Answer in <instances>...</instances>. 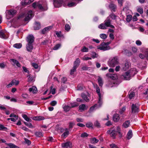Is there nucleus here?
Here are the masks:
<instances>
[{
  "label": "nucleus",
  "instance_id": "nucleus-63",
  "mask_svg": "<svg viewBox=\"0 0 148 148\" xmlns=\"http://www.w3.org/2000/svg\"><path fill=\"white\" fill-rule=\"evenodd\" d=\"M67 81V78L66 77H64L62 78L61 79V82L63 83H65Z\"/></svg>",
  "mask_w": 148,
  "mask_h": 148
},
{
  "label": "nucleus",
  "instance_id": "nucleus-60",
  "mask_svg": "<svg viewBox=\"0 0 148 148\" xmlns=\"http://www.w3.org/2000/svg\"><path fill=\"white\" fill-rule=\"evenodd\" d=\"M28 77V81L29 82H31L32 81L33 79V78L32 77H31L30 75H29L27 76Z\"/></svg>",
  "mask_w": 148,
  "mask_h": 148
},
{
  "label": "nucleus",
  "instance_id": "nucleus-46",
  "mask_svg": "<svg viewBox=\"0 0 148 148\" xmlns=\"http://www.w3.org/2000/svg\"><path fill=\"white\" fill-rule=\"evenodd\" d=\"M100 37L101 38L105 39L107 38V36L106 34H101L100 35Z\"/></svg>",
  "mask_w": 148,
  "mask_h": 148
},
{
  "label": "nucleus",
  "instance_id": "nucleus-43",
  "mask_svg": "<svg viewBox=\"0 0 148 148\" xmlns=\"http://www.w3.org/2000/svg\"><path fill=\"white\" fill-rule=\"evenodd\" d=\"M137 11L140 13L142 14L143 12V9L140 7H138L137 9Z\"/></svg>",
  "mask_w": 148,
  "mask_h": 148
},
{
  "label": "nucleus",
  "instance_id": "nucleus-47",
  "mask_svg": "<svg viewBox=\"0 0 148 148\" xmlns=\"http://www.w3.org/2000/svg\"><path fill=\"white\" fill-rule=\"evenodd\" d=\"M0 37L4 38H5V34L4 33L1 31H0Z\"/></svg>",
  "mask_w": 148,
  "mask_h": 148
},
{
  "label": "nucleus",
  "instance_id": "nucleus-34",
  "mask_svg": "<svg viewBox=\"0 0 148 148\" xmlns=\"http://www.w3.org/2000/svg\"><path fill=\"white\" fill-rule=\"evenodd\" d=\"M129 66V63L128 62H126L124 65L123 67V69L124 70H126L127 69Z\"/></svg>",
  "mask_w": 148,
  "mask_h": 148
},
{
  "label": "nucleus",
  "instance_id": "nucleus-14",
  "mask_svg": "<svg viewBox=\"0 0 148 148\" xmlns=\"http://www.w3.org/2000/svg\"><path fill=\"white\" fill-rule=\"evenodd\" d=\"M8 14L10 16V18L12 17L16 13L15 10H10L8 11Z\"/></svg>",
  "mask_w": 148,
  "mask_h": 148
},
{
  "label": "nucleus",
  "instance_id": "nucleus-52",
  "mask_svg": "<svg viewBox=\"0 0 148 148\" xmlns=\"http://www.w3.org/2000/svg\"><path fill=\"white\" fill-rule=\"evenodd\" d=\"M77 68L75 67V66H73V69L71 70L70 74L72 75L73 74L74 72L76 71V69Z\"/></svg>",
  "mask_w": 148,
  "mask_h": 148
},
{
  "label": "nucleus",
  "instance_id": "nucleus-41",
  "mask_svg": "<svg viewBox=\"0 0 148 148\" xmlns=\"http://www.w3.org/2000/svg\"><path fill=\"white\" fill-rule=\"evenodd\" d=\"M61 46V45L60 44H58L54 46L53 48V50H58Z\"/></svg>",
  "mask_w": 148,
  "mask_h": 148
},
{
  "label": "nucleus",
  "instance_id": "nucleus-53",
  "mask_svg": "<svg viewBox=\"0 0 148 148\" xmlns=\"http://www.w3.org/2000/svg\"><path fill=\"white\" fill-rule=\"evenodd\" d=\"M7 129L6 127H5L4 125L0 124V130H5Z\"/></svg>",
  "mask_w": 148,
  "mask_h": 148
},
{
  "label": "nucleus",
  "instance_id": "nucleus-38",
  "mask_svg": "<svg viewBox=\"0 0 148 148\" xmlns=\"http://www.w3.org/2000/svg\"><path fill=\"white\" fill-rule=\"evenodd\" d=\"M82 98L84 99V100H85L86 101L88 102L89 101V99L86 95L84 94H82Z\"/></svg>",
  "mask_w": 148,
  "mask_h": 148
},
{
  "label": "nucleus",
  "instance_id": "nucleus-15",
  "mask_svg": "<svg viewBox=\"0 0 148 148\" xmlns=\"http://www.w3.org/2000/svg\"><path fill=\"white\" fill-rule=\"evenodd\" d=\"M29 92H32L33 94L36 93L38 91L37 88L34 86L30 88L29 89Z\"/></svg>",
  "mask_w": 148,
  "mask_h": 148
},
{
  "label": "nucleus",
  "instance_id": "nucleus-25",
  "mask_svg": "<svg viewBox=\"0 0 148 148\" xmlns=\"http://www.w3.org/2000/svg\"><path fill=\"white\" fill-rule=\"evenodd\" d=\"M109 7L114 12L115 11L116 7L115 4L111 3L109 5Z\"/></svg>",
  "mask_w": 148,
  "mask_h": 148
},
{
  "label": "nucleus",
  "instance_id": "nucleus-35",
  "mask_svg": "<svg viewBox=\"0 0 148 148\" xmlns=\"http://www.w3.org/2000/svg\"><path fill=\"white\" fill-rule=\"evenodd\" d=\"M107 27L105 25V23H101L100 25H99L98 26V27L99 28L102 29H106Z\"/></svg>",
  "mask_w": 148,
  "mask_h": 148
},
{
  "label": "nucleus",
  "instance_id": "nucleus-64",
  "mask_svg": "<svg viewBox=\"0 0 148 148\" xmlns=\"http://www.w3.org/2000/svg\"><path fill=\"white\" fill-rule=\"evenodd\" d=\"M143 94L145 95H147V97H148V89H146L143 92Z\"/></svg>",
  "mask_w": 148,
  "mask_h": 148
},
{
  "label": "nucleus",
  "instance_id": "nucleus-62",
  "mask_svg": "<svg viewBox=\"0 0 148 148\" xmlns=\"http://www.w3.org/2000/svg\"><path fill=\"white\" fill-rule=\"evenodd\" d=\"M88 136V135L86 133L84 132L81 134V137L84 138L85 137H87Z\"/></svg>",
  "mask_w": 148,
  "mask_h": 148
},
{
  "label": "nucleus",
  "instance_id": "nucleus-54",
  "mask_svg": "<svg viewBox=\"0 0 148 148\" xmlns=\"http://www.w3.org/2000/svg\"><path fill=\"white\" fill-rule=\"evenodd\" d=\"M132 16L131 15H128L127 16L126 18L127 21L128 22H130L132 20Z\"/></svg>",
  "mask_w": 148,
  "mask_h": 148
},
{
  "label": "nucleus",
  "instance_id": "nucleus-22",
  "mask_svg": "<svg viewBox=\"0 0 148 148\" xmlns=\"http://www.w3.org/2000/svg\"><path fill=\"white\" fill-rule=\"evenodd\" d=\"M135 96V92L133 91L129 92L128 97L130 99H134Z\"/></svg>",
  "mask_w": 148,
  "mask_h": 148
},
{
  "label": "nucleus",
  "instance_id": "nucleus-11",
  "mask_svg": "<svg viewBox=\"0 0 148 148\" xmlns=\"http://www.w3.org/2000/svg\"><path fill=\"white\" fill-rule=\"evenodd\" d=\"M127 72H129V73L131 77H133L137 73V71L135 68H132Z\"/></svg>",
  "mask_w": 148,
  "mask_h": 148
},
{
  "label": "nucleus",
  "instance_id": "nucleus-37",
  "mask_svg": "<svg viewBox=\"0 0 148 148\" xmlns=\"http://www.w3.org/2000/svg\"><path fill=\"white\" fill-rule=\"evenodd\" d=\"M22 46L21 43H16L13 45V47L17 49H20Z\"/></svg>",
  "mask_w": 148,
  "mask_h": 148
},
{
  "label": "nucleus",
  "instance_id": "nucleus-57",
  "mask_svg": "<svg viewBox=\"0 0 148 148\" xmlns=\"http://www.w3.org/2000/svg\"><path fill=\"white\" fill-rule=\"evenodd\" d=\"M108 17L110 18H111L112 19H116V16L114 14H111Z\"/></svg>",
  "mask_w": 148,
  "mask_h": 148
},
{
  "label": "nucleus",
  "instance_id": "nucleus-6",
  "mask_svg": "<svg viewBox=\"0 0 148 148\" xmlns=\"http://www.w3.org/2000/svg\"><path fill=\"white\" fill-rule=\"evenodd\" d=\"M64 1L60 0H54L53 4L55 7L59 8L61 6Z\"/></svg>",
  "mask_w": 148,
  "mask_h": 148
},
{
  "label": "nucleus",
  "instance_id": "nucleus-58",
  "mask_svg": "<svg viewBox=\"0 0 148 148\" xmlns=\"http://www.w3.org/2000/svg\"><path fill=\"white\" fill-rule=\"evenodd\" d=\"M51 91V92L52 94L53 95H54L55 93L56 92V89L55 88H53V86H51L50 87Z\"/></svg>",
  "mask_w": 148,
  "mask_h": 148
},
{
  "label": "nucleus",
  "instance_id": "nucleus-59",
  "mask_svg": "<svg viewBox=\"0 0 148 148\" xmlns=\"http://www.w3.org/2000/svg\"><path fill=\"white\" fill-rule=\"evenodd\" d=\"M57 102L56 101H52L50 103V105L52 106H54L56 105Z\"/></svg>",
  "mask_w": 148,
  "mask_h": 148
},
{
  "label": "nucleus",
  "instance_id": "nucleus-42",
  "mask_svg": "<svg viewBox=\"0 0 148 148\" xmlns=\"http://www.w3.org/2000/svg\"><path fill=\"white\" fill-rule=\"evenodd\" d=\"M71 108V107L68 106H65L63 107V109L66 112L69 111Z\"/></svg>",
  "mask_w": 148,
  "mask_h": 148
},
{
  "label": "nucleus",
  "instance_id": "nucleus-30",
  "mask_svg": "<svg viewBox=\"0 0 148 148\" xmlns=\"http://www.w3.org/2000/svg\"><path fill=\"white\" fill-rule=\"evenodd\" d=\"M132 134L131 130H130L129 131L127 134V138L128 139H130L132 137Z\"/></svg>",
  "mask_w": 148,
  "mask_h": 148
},
{
  "label": "nucleus",
  "instance_id": "nucleus-9",
  "mask_svg": "<svg viewBox=\"0 0 148 148\" xmlns=\"http://www.w3.org/2000/svg\"><path fill=\"white\" fill-rule=\"evenodd\" d=\"M132 112L134 113L136 112H139L138 107L136 106V105L133 104L131 106Z\"/></svg>",
  "mask_w": 148,
  "mask_h": 148
},
{
  "label": "nucleus",
  "instance_id": "nucleus-48",
  "mask_svg": "<svg viewBox=\"0 0 148 148\" xmlns=\"http://www.w3.org/2000/svg\"><path fill=\"white\" fill-rule=\"evenodd\" d=\"M83 88V86L81 84H79L77 86V90H81Z\"/></svg>",
  "mask_w": 148,
  "mask_h": 148
},
{
  "label": "nucleus",
  "instance_id": "nucleus-27",
  "mask_svg": "<svg viewBox=\"0 0 148 148\" xmlns=\"http://www.w3.org/2000/svg\"><path fill=\"white\" fill-rule=\"evenodd\" d=\"M65 130V131L62 135V136L64 138L67 137L69 134V132L67 128H66Z\"/></svg>",
  "mask_w": 148,
  "mask_h": 148
},
{
  "label": "nucleus",
  "instance_id": "nucleus-39",
  "mask_svg": "<svg viewBox=\"0 0 148 148\" xmlns=\"http://www.w3.org/2000/svg\"><path fill=\"white\" fill-rule=\"evenodd\" d=\"M91 143L93 144H95L98 143L99 140L96 139L95 138H93L91 139Z\"/></svg>",
  "mask_w": 148,
  "mask_h": 148
},
{
  "label": "nucleus",
  "instance_id": "nucleus-33",
  "mask_svg": "<svg viewBox=\"0 0 148 148\" xmlns=\"http://www.w3.org/2000/svg\"><path fill=\"white\" fill-rule=\"evenodd\" d=\"M99 105L98 106H97V104H95L93 106L91 107L90 109V112L92 111L95 108L97 107V108H99L101 106V105L102 104H100L99 103Z\"/></svg>",
  "mask_w": 148,
  "mask_h": 148
},
{
  "label": "nucleus",
  "instance_id": "nucleus-26",
  "mask_svg": "<svg viewBox=\"0 0 148 148\" xmlns=\"http://www.w3.org/2000/svg\"><path fill=\"white\" fill-rule=\"evenodd\" d=\"M79 110L80 112H82L87 109V108H86L85 105L84 104L80 105L79 106Z\"/></svg>",
  "mask_w": 148,
  "mask_h": 148
},
{
  "label": "nucleus",
  "instance_id": "nucleus-24",
  "mask_svg": "<svg viewBox=\"0 0 148 148\" xmlns=\"http://www.w3.org/2000/svg\"><path fill=\"white\" fill-rule=\"evenodd\" d=\"M80 62V59L79 58L77 59L74 62L73 66L77 68L79 65Z\"/></svg>",
  "mask_w": 148,
  "mask_h": 148
},
{
  "label": "nucleus",
  "instance_id": "nucleus-1",
  "mask_svg": "<svg viewBox=\"0 0 148 148\" xmlns=\"http://www.w3.org/2000/svg\"><path fill=\"white\" fill-rule=\"evenodd\" d=\"M34 16L32 11H29L27 14H23L19 15L18 17V19L21 18H24L25 21H27L29 20Z\"/></svg>",
  "mask_w": 148,
  "mask_h": 148
},
{
  "label": "nucleus",
  "instance_id": "nucleus-10",
  "mask_svg": "<svg viewBox=\"0 0 148 148\" xmlns=\"http://www.w3.org/2000/svg\"><path fill=\"white\" fill-rule=\"evenodd\" d=\"M27 41L28 43L32 44L34 41L33 36L32 35H29L27 37Z\"/></svg>",
  "mask_w": 148,
  "mask_h": 148
},
{
  "label": "nucleus",
  "instance_id": "nucleus-32",
  "mask_svg": "<svg viewBox=\"0 0 148 148\" xmlns=\"http://www.w3.org/2000/svg\"><path fill=\"white\" fill-rule=\"evenodd\" d=\"M116 132H117L119 134V137H122V134L121 132V128L119 127L118 126L117 127Z\"/></svg>",
  "mask_w": 148,
  "mask_h": 148
},
{
  "label": "nucleus",
  "instance_id": "nucleus-44",
  "mask_svg": "<svg viewBox=\"0 0 148 148\" xmlns=\"http://www.w3.org/2000/svg\"><path fill=\"white\" fill-rule=\"evenodd\" d=\"M24 123L29 128H33V126L32 125L31 123H28L26 122H24Z\"/></svg>",
  "mask_w": 148,
  "mask_h": 148
},
{
  "label": "nucleus",
  "instance_id": "nucleus-4",
  "mask_svg": "<svg viewBox=\"0 0 148 148\" xmlns=\"http://www.w3.org/2000/svg\"><path fill=\"white\" fill-rule=\"evenodd\" d=\"M97 49L105 51L110 49V47L109 46L106 45L105 42H103L100 45L98 46Z\"/></svg>",
  "mask_w": 148,
  "mask_h": 148
},
{
  "label": "nucleus",
  "instance_id": "nucleus-23",
  "mask_svg": "<svg viewBox=\"0 0 148 148\" xmlns=\"http://www.w3.org/2000/svg\"><path fill=\"white\" fill-rule=\"evenodd\" d=\"M97 80L99 86L102 87L103 84V82L102 78L101 77L98 76Z\"/></svg>",
  "mask_w": 148,
  "mask_h": 148
},
{
  "label": "nucleus",
  "instance_id": "nucleus-19",
  "mask_svg": "<svg viewBox=\"0 0 148 148\" xmlns=\"http://www.w3.org/2000/svg\"><path fill=\"white\" fill-rule=\"evenodd\" d=\"M71 143L69 142L62 144V146L64 148H70Z\"/></svg>",
  "mask_w": 148,
  "mask_h": 148
},
{
  "label": "nucleus",
  "instance_id": "nucleus-29",
  "mask_svg": "<svg viewBox=\"0 0 148 148\" xmlns=\"http://www.w3.org/2000/svg\"><path fill=\"white\" fill-rule=\"evenodd\" d=\"M27 121L29 122H31L32 120L30 119L25 114H23L22 116Z\"/></svg>",
  "mask_w": 148,
  "mask_h": 148
},
{
  "label": "nucleus",
  "instance_id": "nucleus-21",
  "mask_svg": "<svg viewBox=\"0 0 148 148\" xmlns=\"http://www.w3.org/2000/svg\"><path fill=\"white\" fill-rule=\"evenodd\" d=\"M145 55V56L144 55L140 53L139 55V56L142 59H144L145 57L148 60V49L147 50Z\"/></svg>",
  "mask_w": 148,
  "mask_h": 148
},
{
  "label": "nucleus",
  "instance_id": "nucleus-61",
  "mask_svg": "<svg viewBox=\"0 0 148 148\" xmlns=\"http://www.w3.org/2000/svg\"><path fill=\"white\" fill-rule=\"evenodd\" d=\"M92 124L91 122H89L86 124V126L88 127H92Z\"/></svg>",
  "mask_w": 148,
  "mask_h": 148
},
{
  "label": "nucleus",
  "instance_id": "nucleus-7",
  "mask_svg": "<svg viewBox=\"0 0 148 148\" xmlns=\"http://www.w3.org/2000/svg\"><path fill=\"white\" fill-rule=\"evenodd\" d=\"M104 23L107 27H110L112 28H114V26L111 24V21L109 17H108L105 20Z\"/></svg>",
  "mask_w": 148,
  "mask_h": 148
},
{
  "label": "nucleus",
  "instance_id": "nucleus-51",
  "mask_svg": "<svg viewBox=\"0 0 148 148\" xmlns=\"http://www.w3.org/2000/svg\"><path fill=\"white\" fill-rule=\"evenodd\" d=\"M75 124V123L73 122H70L69 126V128L70 129L73 128Z\"/></svg>",
  "mask_w": 148,
  "mask_h": 148
},
{
  "label": "nucleus",
  "instance_id": "nucleus-45",
  "mask_svg": "<svg viewBox=\"0 0 148 148\" xmlns=\"http://www.w3.org/2000/svg\"><path fill=\"white\" fill-rule=\"evenodd\" d=\"M92 57V58H97L98 56V55L95 52H92L91 54Z\"/></svg>",
  "mask_w": 148,
  "mask_h": 148
},
{
  "label": "nucleus",
  "instance_id": "nucleus-16",
  "mask_svg": "<svg viewBox=\"0 0 148 148\" xmlns=\"http://www.w3.org/2000/svg\"><path fill=\"white\" fill-rule=\"evenodd\" d=\"M120 117L119 114H115L113 116V119L114 122H117L120 119Z\"/></svg>",
  "mask_w": 148,
  "mask_h": 148
},
{
  "label": "nucleus",
  "instance_id": "nucleus-40",
  "mask_svg": "<svg viewBox=\"0 0 148 148\" xmlns=\"http://www.w3.org/2000/svg\"><path fill=\"white\" fill-rule=\"evenodd\" d=\"M35 134L37 137H41L43 136L42 133L40 132H36L35 133Z\"/></svg>",
  "mask_w": 148,
  "mask_h": 148
},
{
  "label": "nucleus",
  "instance_id": "nucleus-56",
  "mask_svg": "<svg viewBox=\"0 0 148 148\" xmlns=\"http://www.w3.org/2000/svg\"><path fill=\"white\" fill-rule=\"evenodd\" d=\"M76 4L74 2H71L68 3L67 5L69 7H72L73 6H75Z\"/></svg>",
  "mask_w": 148,
  "mask_h": 148
},
{
  "label": "nucleus",
  "instance_id": "nucleus-17",
  "mask_svg": "<svg viewBox=\"0 0 148 148\" xmlns=\"http://www.w3.org/2000/svg\"><path fill=\"white\" fill-rule=\"evenodd\" d=\"M27 0H22L21 4L22 5H27L33 2L34 0H29L28 2L27 1Z\"/></svg>",
  "mask_w": 148,
  "mask_h": 148
},
{
  "label": "nucleus",
  "instance_id": "nucleus-31",
  "mask_svg": "<svg viewBox=\"0 0 148 148\" xmlns=\"http://www.w3.org/2000/svg\"><path fill=\"white\" fill-rule=\"evenodd\" d=\"M114 76H113L112 75L108 73L106 75L107 77H110L113 79H115L117 78V76L116 75H114Z\"/></svg>",
  "mask_w": 148,
  "mask_h": 148
},
{
  "label": "nucleus",
  "instance_id": "nucleus-8",
  "mask_svg": "<svg viewBox=\"0 0 148 148\" xmlns=\"http://www.w3.org/2000/svg\"><path fill=\"white\" fill-rule=\"evenodd\" d=\"M32 6L34 8H38L41 10H44V8L41 5L38 3L36 2L32 4Z\"/></svg>",
  "mask_w": 148,
  "mask_h": 148
},
{
  "label": "nucleus",
  "instance_id": "nucleus-2",
  "mask_svg": "<svg viewBox=\"0 0 148 148\" xmlns=\"http://www.w3.org/2000/svg\"><path fill=\"white\" fill-rule=\"evenodd\" d=\"M108 64L111 67H114L115 66L118 64L119 60L116 57H115L112 58L110 59L108 62Z\"/></svg>",
  "mask_w": 148,
  "mask_h": 148
},
{
  "label": "nucleus",
  "instance_id": "nucleus-36",
  "mask_svg": "<svg viewBox=\"0 0 148 148\" xmlns=\"http://www.w3.org/2000/svg\"><path fill=\"white\" fill-rule=\"evenodd\" d=\"M79 103H77L76 102H74L73 103H70L71 105V108H74L76 106H77L79 105Z\"/></svg>",
  "mask_w": 148,
  "mask_h": 148
},
{
  "label": "nucleus",
  "instance_id": "nucleus-20",
  "mask_svg": "<svg viewBox=\"0 0 148 148\" xmlns=\"http://www.w3.org/2000/svg\"><path fill=\"white\" fill-rule=\"evenodd\" d=\"M40 28V23L38 22H36L34 26V29L35 30H37Z\"/></svg>",
  "mask_w": 148,
  "mask_h": 148
},
{
  "label": "nucleus",
  "instance_id": "nucleus-55",
  "mask_svg": "<svg viewBox=\"0 0 148 148\" xmlns=\"http://www.w3.org/2000/svg\"><path fill=\"white\" fill-rule=\"evenodd\" d=\"M9 145L10 148H19V147L16 146L13 144L10 143Z\"/></svg>",
  "mask_w": 148,
  "mask_h": 148
},
{
  "label": "nucleus",
  "instance_id": "nucleus-18",
  "mask_svg": "<svg viewBox=\"0 0 148 148\" xmlns=\"http://www.w3.org/2000/svg\"><path fill=\"white\" fill-rule=\"evenodd\" d=\"M32 119L35 121H41L45 119L44 117L42 116H36L33 117Z\"/></svg>",
  "mask_w": 148,
  "mask_h": 148
},
{
  "label": "nucleus",
  "instance_id": "nucleus-28",
  "mask_svg": "<svg viewBox=\"0 0 148 148\" xmlns=\"http://www.w3.org/2000/svg\"><path fill=\"white\" fill-rule=\"evenodd\" d=\"M130 124V121L129 120L125 121L123 124V126L124 128H127L128 127Z\"/></svg>",
  "mask_w": 148,
  "mask_h": 148
},
{
  "label": "nucleus",
  "instance_id": "nucleus-3",
  "mask_svg": "<svg viewBox=\"0 0 148 148\" xmlns=\"http://www.w3.org/2000/svg\"><path fill=\"white\" fill-rule=\"evenodd\" d=\"M107 133L110 135V136L114 139L115 138L117 134L116 130L114 129L113 128H112L108 130Z\"/></svg>",
  "mask_w": 148,
  "mask_h": 148
},
{
  "label": "nucleus",
  "instance_id": "nucleus-12",
  "mask_svg": "<svg viewBox=\"0 0 148 148\" xmlns=\"http://www.w3.org/2000/svg\"><path fill=\"white\" fill-rule=\"evenodd\" d=\"M124 80H129L130 79L131 77L128 72H126L122 75Z\"/></svg>",
  "mask_w": 148,
  "mask_h": 148
},
{
  "label": "nucleus",
  "instance_id": "nucleus-13",
  "mask_svg": "<svg viewBox=\"0 0 148 148\" xmlns=\"http://www.w3.org/2000/svg\"><path fill=\"white\" fill-rule=\"evenodd\" d=\"M27 50L28 52H32L33 49V46L32 44L27 43L26 45Z\"/></svg>",
  "mask_w": 148,
  "mask_h": 148
},
{
  "label": "nucleus",
  "instance_id": "nucleus-49",
  "mask_svg": "<svg viewBox=\"0 0 148 148\" xmlns=\"http://www.w3.org/2000/svg\"><path fill=\"white\" fill-rule=\"evenodd\" d=\"M81 51L84 52H87L88 51V49L85 46H84L83 47V48L81 49Z\"/></svg>",
  "mask_w": 148,
  "mask_h": 148
},
{
  "label": "nucleus",
  "instance_id": "nucleus-50",
  "mask_svg": "<svg viewBox=\"0 0 148 148\" xmlns=\"http://www.w3.org/2000/svg\"><path fill=\"white\" fill-rule=\"evenodd\" d=\"M70 26L69 24H66L65 25V29L66 31H69L70 29Z\"/></svg>",
  "mask_w": 148,
  "mask_h": 148
},
{
  "label": "nucleus",
  "instance_id": "nucleus-5",
  "mask_svg": "<svg viewBox=\"0 0 148 148\" xmlns=\"http://www.w3.org/2000/svg\"><path fill=\"white\" fill-rule=\"evenodd\" d=\"M96 92L99 96V101L98 103L100 104L102 103V99L101 98V95L100 93V89L97 85H96Z\"/></svg>",
  "mask_w": 148,
  "mask_h": 148
}]
</instances>
